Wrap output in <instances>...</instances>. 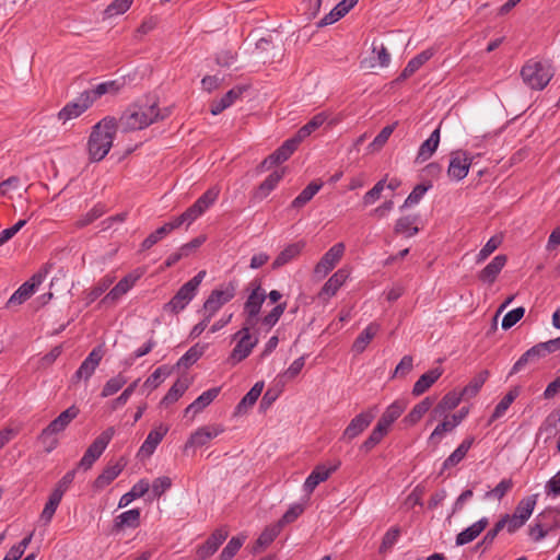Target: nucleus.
Masks as SVG:
<instances>
[{"label": "nucleus", "instance_id": "423d86ee", "mask_svg": "<svg viewBox=\"0 0 560 560\" xmlns=\"http://www.w3.org/2000/svg\"><path fill=\"white\" fill-rule=\"evenodd\" d=\"M236 289V281H230L214 289L203 303V314L213 317L223 305L234 299Z\"/></svg>", "mask_w": 560, "mask_h": 560}, {"label": "nucleus", "instance_id": "3c124183", "mask_svg": "<svg viewBox=\"0 0 560 560\" xmlns=\"http://www.w3.org/2000/svg\"><path fill=\"white\" fill-rule=\"evenodd\" d=\"M535 505L536 495L526 497L518 502L514 515L526 522L530 517Z\"/></svg>", "mask_w": 560, "mask_h": 560}, {"label": "nucleus", "instance_id": "f704fd0d", "mask_svg": "<svg viewBox=\"0 0 560 560\" xmlns=\"http://www.w3.org/2000/svg\"><path fill=\"white\" fill-rule=\"evenodd\" d=\"M434 399L432 397H425L420 402H418L410 412L404 418V422L408 425L416 424L425 412L430 410L433 405Z\"/></svg>", "mask_w": 560, "mask_h": 560}, {"label": "nucleus", "instance_id": "c03bdc74", "mask_svg": "<svg viewBox=\"0 0 560 560\" xmlns=\"http://www.w3.org/2000/svg\"><path fill=\"white\" fill-rule=\"evenodd\" d=\"M264 389V382H257L249 392L238 402L236 409L238 412L245 411L247 408L255 405Z\"/></svg>", "mask_w": 560, "mask_h": 560}, {"label": "nucleus", "instance_id": "2eb2a0df", "mask_svg": "<svg viewBox=\"0 0 560 560\" xmlns=\"http://www.w3.org/2000/svg\"><path fill=\"white\" fill-rule=\"evenodd\" d=\"M80 410L74 405L62 411L56 419H54L45 429L44 435L59 434L66 430L70 422L75 419Z\"/></svg>", "mask_w": 560, "mask_h": 560}, {"label": "nucleus", "instance_id": "58836bf2", "mask_svg": "<svg viewBox=\"0 0 560 560\" xmlns=\"http://www.w3.org/2000/svg\"><path fill=\"white\" fill-rule=\"evenodd\" d=\"M520 395V389L517 387L512 388L509 390V393L498 402L495 406L491 417L490 422H493L501 418L505 411L510 408V406L513 404V401L517 398Z\"/></svg>", "mask_w": 560, "mask_h": 560}, {"label": "nucleus", "instance_id": "13d9d810", "mask_svg": "<svg viewBox=\"0 0 560 560\" xmlns=\"http://www.w3.org/2000/svg\"><path fill=\"white\" fill-rule=\"evenodd\" d=\"M454 422L451 419H444L440 424L435 427L431 435L429 436V442L436 445L440 443L443 435L447 432H451L455 429Z\"/></svg>", "mask_w": 560, "mask_h": 560}, {"label": "nucleus", "instance_id": "bf43d9fd", "mask_svg": "<svg viewBox=\"0 0 560 560\" xmlns=\"http://www.w3.org/2000/svg\"><path fill=\"white\" fill-rule=\"evenodd\" d=\"M171 374V370L163 365L158 368L144 382L143 386L150 389L156 388L163 380Z\"/></svg>", "mask_w": 560, "mask_h": 560}, {"label": "nucleus", "instance_id": "c85d7f7f", "mask_svg": "<svg viewBox=\"0 0 560 560\" xmlns=\"http://www.w3.org/2000/svg\"><path fill=\"white\" fill-rule=\"evenodd\" d=\"M349 277L348 270L341 268L338 269L324 284L320 291V295L328 298L334 296L339 288L345 283Z\"/></svg>", "mask_w": 560, "mask_h": 560}, {"label": "nucleus", "instance_id": "5701e85b", "mask_svg": "<svg viewBox=\"0 0 560 560\" xmlns=\"http://www.w3.org/2000/svg\"><path fill=\"white\" fill-rule=\"evenodd\" d=\"M405 409L406 404L404 401H394L386 408L376 424L388 432L390 425L401 416Z\"/></svg>", "mask_w": 560, "mask_h": 560}, {"label": "nucleus", "instance_id": "412c9836", "mask_svg": "<svg viewBox=\"0 0 560 560\" xmlns=\"http://www.w3.org/2000/svg\"><path fill=\"white\" fill-rule=\"evenodd\" d=\"M505 255L495 256L479 273L478 278L480 281L486 283H493L506 264Z\"/></svg>", "mask_w": 560, "mask_h": 560}, {"label": "nucleus", "instance_id": "c9c22d12", "mask_svg": "<svg viewBox=\"0 0 560 560\" xmlns=\"http://www.w3.org/2000/svg\"><path fill=\"white\" fill-rule=\"evenodd\" d=\"M150 489V483L147 479H141L133 485L131 490L125 493L119 500V508H125L130 504L135 499L143 497Z\"/></svg>", "mask_w": 560, "mask_h": 560}, {"label": "nucleus", "instance_id": "e2e57ef3", "mask_svg": "<svg viewBox=\"0 0 560 560\" xmlns=\"http://www.w3.org/2000/svg\"><path fill=\"white\" fill-rule=\"evenodd\" d=\"M303 512V504H293L288 509V511L283 514L277 524L280 526V528H282L284 525L294 522Z\"/></svg>", "mask_w": 560, "mask_h": 560}, {"label": "nucleus", "instance_id": "f257e3e1", "mask_svg": "<svg viewBox=\"0 0 560 560\" xmlns=\"http://www.w3.org/2000/svg\"><path fill=\"white\" fill-rule=\"evenodd\" d=\"M167 114H161L156 104H133L129 106L117 120V130L130 132L141 130L151 124L164 119Z\"/></svg>", "mask_w": 560, "mask_h": 560}, {"label": "nucleus", "instance_id": "b1692460", "mask_svg": "<svg viewBox=\"0 0 560 560\" xmlns=\"http://www.w3.org/2000/svg\"><path fill=\"white\" fill-rule=\"evenodd\" d=\"M244 91L245 88L243 86H235L231 89L220 100L214 101L211 104V114L219 115L220 113H222L224 109L230 107L237 98H240Z\"/></svg>", "mask_w": 560, "mask_h": 560}, {"label": "nucleus", "instance_id": "20e7f679", "mask_svg": "<svg viewBox=\"0 0 560 560\" xmlns=\"http://www.w3.org/2000/svg\"><path fill=\"white\" fill-rule=\"evenodd\" d=\"M252 328V326L243 325V327L232 336V340L236 343L228 358L229 364L236 365L242 362L249 357L253 349L257 346L258 337L250 332Z\"/></svg>", "mask_w": 560, "mask_h": 560}, {"label": "nucleus", "instance_id": "4be33fe9", "mask_svg": "<svg viewBox=\"0 0 560 560\" xmlns=\"http://www.w3.org/2000/svg\"><path fill=\"white\" fill-rule=\"evenodd\" d=\"M488 524V518L481 517L479 521L475 522L469 527L457 534L456 545L464 546L471 542L487 528Z\"/></svg>", "mask_w": 560, "mask_h": 560}, {"label": "nucleus", "instance_id": "a211bd4d", "mask_svg": "<svg viewBox=\"0 0 560 560\" xmlns=\"http://www.w3.org/2000/svg\"><path fill=\"white\" fill-rule=\"evenodd\" d=\"M224 429L221 425H206L196 430L187 441L185 447L206 445L210 440L221 434Z\"/></svg>", "mask_w": 560, "mask_h": 560}, {"label": "nucleus", "instance_id": "39448f33", "mask_svg": "<svg viewBox=\"0 0 560 560\" xmlns=\"http://www.w3.org/2000/svg\"><path fill=\"white\" fill-rule=\"evenodd\" d=\"M523 81L532 89L542 90L551 80L553 71L548 63L528 61L521 71Z\"/></svg>", "mask_w": 560, "mask_h": 560}, {"label": "nucleus", "instance_id": "8fccbe9b", "mask_svg": "<svg viewBox=\"0 0 560 560\" xmlns=\"http://www.w3.org/2000/svg\"><path fill=\"white\" fill-rule=\"evenodd\" d=\"M206 346L196 343L178 360L177 366L189 368L196 363L203 354Z\"/></svg>", "mask_w": 560, "mask_h": 560}, {"label": "nucleus", "instance_id": "6e6d98bb", "mask_svg": "<svg viewBox=\"0 0 560 560\" xmlns=\"http://www.w3.org/2000/svg\"><path fill=\"white\" fill-rule=\"evenodd\" d=\"M397 122L393 125L385 126L378 135L374 138V140L370 143L369 149L371 152H375L381 150L384 144L387 142L388 138L392 136L396 128Z\"/></svg>", "mask_w": 560, "mask_h": 560}, {"label": "nucleus", "instance_id": "6ab92c4d", "mask_svg": "<svg viewBox=\"0 0 560 560\" xmlns=\"http://www.w3.org/2000/svg\"><path fill=\"white\" fill-rule=\"evenodd\" d=\"M167 432L168 427L163 424L150 431L138 452V456H151Z\"/></svg>", "mask_w": 560, "mask_h": 560}, {"label": "nucleus", "instance_id": "f8f14e48", "mask_svg": "<svg viewBox=\"0 0 560 560\" xmlns=\"http://www.w3.org/2000/svg\"><path fill=\"white\" fill-rule=\"evenodd\" d=\"M472 159L466 152L456 151L451 154L447 175L454 180L464 179L469 171Z\"/></svg>", "mask_w": 560, "mask_h": 560}, {"label": "nucleus", "instance_id": "7ed1b4c3", "mask_svg": "<svg viewBox=\"0 0 560 560\" xmlns=\"http://www.w3.org/2000/svg\"><path fill=\"white\" fill-rule=\"evenodd\" d=\"M206 277V271H199L195 277H192L189 281L184 283L175 295L170 300V302L163 305V311L170 314H178L182 312L190 301L196 296L197 290Z\"/></svg>", "mask_w": 560, "mask_h": 560}, {"label": "nucleus", "instance_id": "0eeeda50", "mask_svg": "<svg viewBox=\"0 0 560 560\" xmlns=\"http://www.w3.org/2000/svg\"><path fill=\"white\" fill-rule=\"evenodd\" d=\"M114 434L115 429L113 427H109L103 431L86 448L83 457L78 464V467L82 468L83 470H89L106 450Z\"/></svg>", "mask_w": 560, "mask_h": 560}, {"label": "nucleus", "instance_id": "0e129e2a", "mask_svg": "<svg viewBox=\"0 0 560 560\" xmlns=\"http://www.w3.org/2000/svg\"><path fill=\"white\" fill-rule=\"evenodd\" d=\"M513 488L512 479H502L494 489L486 492V498H495L497 500H501L511 489Z\"/></svg>", "mask_w": 560, "mask_h": 560}, {"label": "nucleus", "instance_id": "2f4dec72", "mask_svg": "<svg viewBox=\"0 0 560 560\" xmlns=\"http://www.w3.org/2000/svg\"><path fill=\"white\" fill-rule=\"evenodd\" d=\"M433 56L432 49H427L418 54L416 57L410 59L399 75V79L404 80L411 77L417 70L420 69L427 61H429Z\"/></svg>", "mask_w": 560, "mask_h": 560}, {"label": "nucleus", "instance_id": "052dcab7", "mask_svg": "<svg viewBox=\"0 0 560 560\" xmlns=\"http://www.w3.org/2000/svg\"><path fill=\"white\" fill-rule=\"evenodd\" d=\"M244 539V537H232L220 555L221 560H231L241 549Z\"/></svg>", "mask_w": 560, "mask_h": 560}, {"label": "nucleus", "instance_id": "680f3d73", "mask_svg": "<svg viewBox=\"0 0 560 560\" xmlns=\"http://www.w3.org/2000/svg\"><path fill=\"white\" fill-rule=\"evenodd\" d=\"M525 314V308L523 306L516 307L510 312H508L502 319V328L508 330L512 328L516 323H518Z\"/></svg>", "mask_w": 560, "mask_h": 560}, {"label": "nucleus", "instance_id": "f3484780", "mask_svg": "<svg viewBox=\"0 0 560 560\" xmlns=\"http://www.w3.org/2000/svg\"><path fill=\"white\" fill-rule=\"evenodd\" d=\"M126 466V460L121 457L114 464H108L103 471L98 475V477L94 480L93 487L96 490H102L107 487L110 482H113L124 470Z\"/></svg>", "mask_w": 560, "mask_h": 560}, {"label": "nucleus", "instance_id": "79ce46f5", "mask_svg": "<svg viewBox=\"0 0 560 560\" xmlns=\"http://www.w3.org/2000/svg\"><path fill=\"white\" fill-rule=\"evenodd\" d=\"M489 377V371L483 370L478 373L462 390L464 399L471 398L477 395L487 378Z\"/></svg>", "mask_w": 560, "mask_h": 560}, {"label": "nucleus", "instance_id": "9d476101", "mask_svg": "<svg viewBox=\"0 0 560 560\" xmlns=\"http://www.w3.org/2000/svg\"><path fill=\"white\" fill-rule=\"evenodd\" d=\"M93 103L94 97L92 96V93L84 91L74 101L68 103L58 113V118L63 121L77 118L83 114Z\"/></svg>", "mask_w": 560, "mask_h": 560}, {"label": "nucleus", "instance_id": "5fc2aeb1", "mask_svg": "<svg viewBox=\"0 0 560 560\" xmlns=\"http://www.w3.org/2000/svg\"><path fill=\"white\" fill-rule=\"evenodd\" d=\"M187 388L188 384L186 381L177 380L164 396L162 404L170 405L177 401L178 398L184 395Z\"/></svg>", "mask_w": 560, "mask_h": 560}, {"label": "nucleus", "instance_id": "4d7b16f0", "mask_svg": "<svg viewBox=\"0 0 560 560\" xmlns=\"http://www.w3.org/2000/svg\"><path fill=\"white\" fill-rule=\"evenodd\" d=\"M400 536V528L394 526L389 528L385 535L383 536L378 552L386 553L388 550L393 548V546L397 542Z\"/></svg>", "mask_w": 560, "mask_h": 560}, {"label": "nucleus", "instance_id": "ddd939ff", "mask_svg": "<svg viewBox=\"0 0 560 560\" xmlns=\"http://www.w3.org/2000/svg\"><path fill=\"white\" fill-rule=\"evenodd\" d=\"M299 144V139L294 137L285 140L281 147L261 162L260 167L269 170L273 165L283 163L293 154Z\"/></svg>", "mask_w": 560, "mask_h": 560}, {"label": "nucleus", "instance_id": "bb28decb", "mask_svg": "<svg viewBox=\"0 0 560 560\" xmlns=\"http://www.w3.org/2000/svg\"><path fill=\"white\" fill-rule=\"evenodd\" d=\"M219 393L220 387H212L203 392L185 409V413L188 415L189 412H192L196 415L200 412L218 397Z\"/></svg>", "mask_w": 560, "mask_h": 560}, {"label": "nucleus", "instance_id": "aec40b11", "mask_svg": "<svg viewBox=\"0 0 560 560\" xmlns=\"http://www.w3.org/2000/svg\"><path fill=\"white\" fill-rule=\"evenodd\" d=\"M138 279L139 276L127 275L102 299L100 304L116 302L135 285Z\"/></svg>", "mask_w": 560, "mask_h": 560}, {"label": "nucleus", "instance_id": "338daca9", "mask_svg": "<svg viewBox=\"0 0 560 560\" xmlns=\"http://www.w3.org/2000/svg\"><path fill=\"white\" fill-rule=\"evenodd\" d=\"M167 234H168V232L166 231L164 225H162L161 228L156 229L154 232L149 234L143 240V242L141 243V249L142 250L150 249L151 247H153L158 242H160Z\"/></svg>", "mask_w": 560, "mask_h": 560}, {"label": "nucleus", "instance_id": "6e6552de", "mask_svg": "<svg viewBox=\"0 0 560 560\" xmlns=\"http://www.w3.org/2000/svg\"><path fill=\"white\" fill-rule=\"evenodd\" d=\"M250 287L252 291L244 303V314L246 315L244 325L254 327L267 294L261 288L260 282L254 281L250 283Z\"/></svg>", "mask_w": 560, "mask_h": 560}, {"label": "nucleus", "instance_id": "dca6fc26", "mask_svg": "<svg viewBox=\"0 0 560 560\" xmlns=\"http://www.w3.org/2000/svg\"><path fill=\"white\" fill-rule=\"evenodd\" d=\"M103 349L102 347L94 348L89 355L81 363L80 368L75 372L73 378L81 380L84 378L88 381L94 373L95 369L98 366L100 362L103 358Z\"/></svg>", "mask_w": 560, "mask_h": 560}, {"label": "nucleus", "instance_id": "a19ab883", "mask_svg": "<svg viewBox=\"0 0 560 560\" xmlns=\"http://www.w3.org/2000/svg\"><path fill=\"white\" fill-rule=\"evenodd\" d=\"M541 359L536 346L528 349L521 358L514 363L510 371V375L516 374L524 369L527 364H535Z\"/></svg>", "mask_w": 560, "mask_h": 560}, {"label": "nucleus", "instance_id": "7c9ffc66", "mask_svg": "<svg viewBox=\"0 0 560 560\" xmlns=\"http://www.w3.org/2000/svg\"><path fill=\"white\" fill-rule=\"evenodd\" d=\"M304 247V243H293L288 245L280 254L276 257V259L272 262V268L278 269L287 264H289L291 260L296 258L302 249Z\"/></svg>", "mask_w": 560, "mask_h": 560}, {"label": "nucleus", "instance_id": "49530a36", "mask_svg": "<svg viewBox=\"0 0 560 560\" xmlns=\"http://www.w3.org/2000/svg\"><path fill=\"white\" fill-rule=\"evenodd\" d=\"M281 528L278 524L269 526L264 529V532L259 535L256 540V545L254 547V551L257 552L260 549L268 547L276 537L280 534Z\"/></svg>", "mask_w": 560, "mask_h": 560}, {"label": "nucleus", "instance_id": "1a4fd4ad", "mask_svg": "<svg viewBox=\"0 0 560 560\" xmlns=\"http://www.w3.org/2000/svg\"><path fill=\"white\" fill-rule=\"evenodd\" d=\"M377 413L376 407H371L357 415L342 432L341 440L350 442L359 436L374 420Z\"/></svg>", "mask_w": 560, "mask_h": 560}, {"label": "nucleus", "instance_id": "cd10ccee", "mask_svg": "<svg viewBox=\"0 0 560 560\" xmlns=\"http://www.w3.org/2000/svg\"><path fill=\"white\" fill-rule=\"evenodd\" d=\"M441 369H433L422 374L413 385L412 395L420 396L425 393L441 377Z\"/></svg>", "mask_w": 560, "mask_h": 560}, {"label": "nucleus", "instance_id": "e433bc0d", "mask_svg": "<svg viewBox=\"0 0 560 560\" xmlns=\"http://www.w3.org/2000/svg\"><path fill=\"white\" fill-rule=\"evenodd\" d=\"M322 183L312 182L310 183L298 197L291 202V208L300 209L305 206L322 188Z\"/></svg>", "mask_w": 560, "mask_h": 560}, {"label": "nucleus", "instance_id": "72a5a7b5", "mask_svg": "<svg viewBox=\"0 0 560 560\" xmlns=\"http://www.w3.org/2000/svg\"><path fill=\"white\" fill-rule=\"evenodd\" d=\"M334 469L325 468L324 466L316 467L304 482L306 492L312 493L314 489L323 481L327 480Z\"/></svg>", "mask_w": 560, "mask_h": 560}, {"label": "nucleus", "instance_id": "37998d69", "mask_svg": "<svg viewBox=\"0 0 560 560\" xmlns=\"http://www.w3.org/2000/svg\"><path fill=\"white\" fill-rule=\"evenodd\" d=\"M220 195V188L218 186L210 187L203 192L195 202V208L203 214L218 199Z\"/></svg>", "mask_w": 560, "mask_h": 560}, {"label": "nucleus", "instance_id": "c756f323", "mask_svg": "<svg viewBox=\"0 0 560 560\" xmlns=\"http://www.w3.org/2000/svg\"><path fill=\"white\" fill-rule=\"evenodd\" d=\"M283 170L272 172L257 188L254 194V198L262 200L266 198L279 184L283 177Z\"/></svg>", "mask_w": 560, "mask_h": 560}, {"label": "nucleus", "instance_id": "69168bd1", "mask_svg": "<svg viewBox=\"0 0 560 560\" xmlns=\"http://www.w3.org/2000/svg\"><path fill=\"white\" fill-rule=\"evenodd\" d=\"M385 188V178L378 180L373 188H371L363 196L362 202L364 206L373 205L376 200L381 198L382 191Z\"/></svg>", "mask_w": 560, "mask_h": 560}, {"label": "nucleus", "instance_id": "864d4df0", "mask_svg": "<svg viewBox=\"0 0 560 560\" xmlns=\"http://www.w3.org/2000/svg\"><path fill=\"white\" fill-rule=\"evenodd\" d=\"M127 383V378L124 374L119 373L118 375L109 378L104 385L101 396L109 397L116 394L118 390L122 388V386Z\"/></svg>", "mask_w": 560, "mask_h": 560}, {"label": "nucleus", "instance_id": "473e14b6", "mask_svg": "<svg viewBox=\"0 0 560 560\" xmlns=\"http://www.w3.org/2000/svg\"><path fill=\"white\" fill-rule=\"evenodd\" d=\"M474 438L465 439L458 447L444 460L443 469H450L451 467L459 464L467 455L469 448L474 443Z\"/></svg>", "mask_w": 560, "mask_h": 560}, {"label": "nucleus", "instance_id": "4468645a", "mask_svg": "<svg viewBox=\"0 0 560 560\" xmlns=\"http://www.w3.org/2000/svg\"><path fill=\"white\" fill-rule=\"evenodd\" d=\"M229 532L225 528L215 529L205 544L196 550L197 560H206L212 556L222 542L228 538Z\"/></svg>", "mask_w": 560, "mask_h": 560}, {"label": "nucleus", "instance_id": "09e8293b", "mask_svg": "<svg viewBox=\"0 0 560 560\" xmlns=\"http://www.w3.org/2000/svg\"><path fill=\"white\" fill-rule=\"evenodd\" d=\"M33 293V284H31V282H24L8 300L7 307L23 304Z\"/></svg>", "mask_w": 560, "mask_h": 560}, {"label": "nucleus", "instance_id": "603ef678", "mask_svg": "<svg viewBox=\"0 0 560 560\" xmlns=\"http://www.w3.org/2000/svg\"><path fill=\"white\" fill-rule=\"evenodd\" d=\"M388 432L384 430L380 425H375L370 435L366 440L363 441V443L360 446V450L364 453H369L372 448H374L387 434Z\"/></svg>", "mask_w": 560, "mask_h": 560}, {"label": "nucleus", "instance_id": "774afa93", "mask_svg": "<svg viewBox=\"0 0 560 560\" xmlns=\"http://www.w3.org/2000/svg\"><path fill=\"white\" fill-rule=\"evenodd\" d=\"M285 307H287L285 303H280V304L276 305L266 316L262 317V319H261L262 324L270 328L273 327L278 323V320L280 319L282 314L284 313Z\"/></svg>", "mask_w": 560, "mask_h": 560}, {"label": "nucleus", "instance_id": "a878e982", "mask_svg": "<svg viewBox=\"0 0 560 560\" xmlns=\"http://www.w3.org/2000/svg\"><path fill=\"white\" fill-rule=\"evenodd\" d=\"M440 143V128H436L430 137L420 145L416 162L422 163L429 160L436 151Z\"/></svg>", "mask_w": 560, "mask_h": 560}, {"label": "nucleus", "instance_id": "f03ea898", "mask_svg": "<svg viewBox=\"0 0 560 560\" xmlns=\"http://www.w3.org/2000/svg\"><path fill=\"white\" fill-rule=\"evenodd\" d=\"M116 131L117 120L114 117H105L93 126L88 141L89 155L92 162H100L108 154Z\"/></svg>", "mask_w": 560, "mask_h": 560}, {"label": "nucleus", "instance_id": "4c0bfd02", "mask_svg": "<svg viewBox=\"0 0 560 560\" xmlns=\"http://www.w3.org/2000/svg\"><path fill=\"white\" fill-rule=\"evenodd\" d=\"M326 119L327 116L324 113L316 114L307 124L299 129L294 138L299 139V143H301L305 138L317 130Z\"/></svg>", "mask_w": 560, "mask_h": 560}, {"label": "nucleus", "instance_id": "ea45409f", "mask_svg": "<svg viewBox=\"0 0 560 560\" xmlns=\"http://www.w3.org/2000/svg\"><path fill=\"white\" fill-rule=\"evenodd\" d=\"M140 524V510L132 509L118 515L115 520V527L122 529L124 527L136 528Z\"/></svg>", "mask_w": 560, "mask_h": 560}, {"label": "nucleus", "instance_id": "de8ad7c7", "mask_svg": "<svg viewBox=\"0 0 560 560\" xmlns=\"http://www.w3.org/2000/svg\"><path fill=\"white\" fill-rule=\"evenodd\" d=\"M417 217L406 215L401 217L396 221L394 231L396 234H405L407 236H413L418 233V228L415 225Z\"/></svg>", "mask_w": 560, "mask_h": 560}, {"label": "nucleus", "instance_id": "9b49d317", "mask_svg": "<svg viewBox=\"0 0 560 560\" xmlns=\"http://www.w3.org/2000/svg\"><path fill=\"white\" fill-rule=\"evenodd\" d=\"M345 244L337 243L329 248L314 268V273L317 277L324 278L331 271L339 262L345 253Z\"/></svg>", "mask_w": 560, "mask_h": 560}, {"label": "nucleus", "instance_id": "a18cd8bd", "mask_svg": "<svg viewBox=\"0 0 560 560\" xmlns=\"http://www.w3.org/2000/svg\"><path fill=\"white\" fill-rule=\"evenodd\" d=\"M115 277L107 275L103 277L86 294V304L96 301L114 282Z\"/></svg>", "mask_w": 560, "mask_h": 560}, {"label": "nucleus", "instance_id": "393cba45", "mask_svg": "<svg viewBox=\"0 0 560 560\" xmlns=\"http://www.w3.org/2000/svg\"><path fill=\"white\" fill-rule=\"evenodd\" d=\"M381 330V325L373 322L366 326V328L355 338L352 345V350L355 353H362L371 340Z\"/></svg>", "mask_w": 560, "mask_h": 560}]
</instances>
